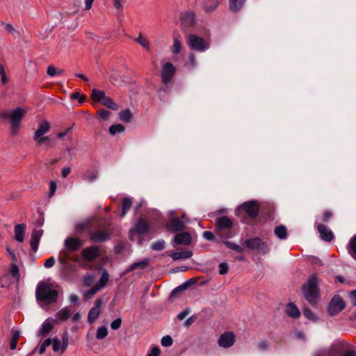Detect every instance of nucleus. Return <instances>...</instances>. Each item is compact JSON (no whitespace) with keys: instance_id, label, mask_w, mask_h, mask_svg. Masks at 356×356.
I'll return each mask as SVG.
<instances>
[{"instance_id":"nucleus-1","label":"nucleus","mask_w":356,"mask_h":356,"mask_svg":"<svg viewBox=\"0 0 356 356\" xmlns=\"http://www.w3.org/2000/svg\"><path fill=\"white\" fill-rule=\"evenodd\" d=\"M25 115L26 111L21 107H17L12 111L8 110L0 111V118L10 121V134L12 136H15L18 133L20 123Z\"/></svg>"},{"instance_id":"nucleus-2","label":"nucleus","mask_w":356,"mask_h":356,"mask_svg":"<svg viewBox=\"0 0 356 356\" xmlns=\"http://www.w3.org/2000/svg\"><path fill=\"white\" fill-rule=\"evenodd\" d=\"M232 227V220L227 216H222L216 220L215 232L222 238H227L231 236L229 232Z\"/></svg>"},{"instance_id":"nucleus-3","label":"nucleus","mask_w":356,"mask_h":356,"mask_svg":"<svg viewBox=\"0 0 356 356\" xmlns=\"http://www.w3.org/2000/svg\"><path fill=\"white\" fill-rule=\"evenodd\" d=\"M58 297V291H35L36 300L42 308L56 302Z\"/></svg>"},{"instance_id":"nucleus-4","label":"nucleus","mask_w":356,"mask_h":356,"mask_svg":"<svg viewBox=\"0 0 356 356\" xmlns=\"http://www.w3.org/2000/svg\"><path fill=\"white\" fill-rule=\"evenodd\" d=\"M112 234V230L108 227L98 226L97 229L90 232L89 239L95 243H102L110 239Z\"/></svg>"},{"instance_id":"nucleus-5","label":"nucleus","mask_w":356,"mask_h":356,"mask_svg":"<svg viewBox=\"0 0 356 356\" xmlns=\"http://www.w3.org/2000/svg\"><path fill=\"white\" fill-rule=\"evenodd\" d=\"M187 43L191 49L200 52L205 51L210 47L209 41L195 34L188 35Z\"/></svg>"},{"instance_id":"nucleus-6","label":"nucleus","mask_w":356,"mask_h":356,"mask_svg":"<svg viewBox=\"0 0 356 356\" xmlns=\"http://www.w3.org/2000/svg\"><path fill=\"white\" fill-rule=\"evenodd\" d=\"M245 245L248 248L255 251L257 254H266L269 251L267 244L259 237L247 239L245 241Z\"/></svg>"},{"instance_id":"nucleus-7","label":"nucleus","mask_w":356,"mask_h":356,"mask_svg":"<svg viewBox=\"0 0 356 356\" xmlns=\"http://www.w3.org/2000/svg\"><path fill=\"white\" fill-rule=\"evenodd\" d=\"M11 276H6L2 279V287H8L10 289L19 287V268L14 264L10 270Z\"/></svg>"},{"instance_id":"nucleus-8","label":"nucleus","mask_w":356,"mask_h":356,"mask_svg":"<svg viewBox=\"0 0 356 356\" xmlns=\"http://www.w3.org/2000/svg\"><path fill=\"white\" fill-rule=\"evenodd\" d=\"M346 307V302L339 295H335L331 299L328 307L327 312L330 316H335L343 310Z\"/></svg>"},{"instance_id":"nucleus-9","label":"nucleus","mask_w":356,"mask_h":356,"mask_svg":"<svg viewBox=\"0 0 356 356\" xmlns=\"http://www.w3.org/2000/svg\"><path fill=\"white\" fill-rule=\"evenodd\" d=\"M239 209L243 210L251 218H255L259 213L260 206L257 201L252 200L243 203Z\"/></svg>"},{"instance_id":"nucleus-10","label":"nucleus","mask_w":356,"mask_h":356,"mask_svg":"<svg viewBox=\"0 0 356 356\" xmlns=\"http://www.w3.org/2000/svg\"><path fill=\"white\" fill-rule=\"evenodd\" d=\"M175 72L176 69L171 63L168 62L163 64L161 72L162 83L165 85L169 83L175 76Z\"/></svg>"},{"instance_id":"nucleus-11","label":"nucleus","mask_w":356,"mask_h":356,"mask_svg":"<svg viewBox=\"0 0 356 356\" xmlns=\"http://www.w3.org/2000/svg\"><path fill=\"white\" fill-rule=\"evenodd\" d=\"M52 348L54 352L60 351V353H63L67 349L69 343V337L67 332H65L62 336V341H60L58 338H54L51 340Z\"/></svg>"},{"instance_id":"nucleus-12","label":"nucleus","mask_w":356,"mask_h":356,"mask_svg":"<svg viewBox=\"0 0 356 356\" xmlns=\"http://www.w3.org/2000/svg\"><path fill=\"white\" fill-rule=\"evenodd\" d=\"M236 341V337L232 332H225L220 334L218 343L219 346L228 348L232 347Z\"/></svg>"},{"instance_id":"nucleus-13","label":"nucleus","mask_w":356,"mask_h":356,"mask_svg":"<svg viewBox=\"0 0 356 356\" xmlns=\"http://www.w3.org/2000/svg\"><path fill=\"white\" fill-rule=\"evenodd\" d=\"M206 283V281L202 280L197 277H193L188 280L184 283L181 285L175 287L174 289H198L200 287L202 286L203 284Z\"/></svg>"},{"instance_id":"nucleus-14","label":"nucleus","mask_w":356,"mask_h":356,"mask_svg":"<svg viewBox=\"0 0 356 356\" xmlns=\"http://www.w3.org/2000/svg\"><path fill=\"white\" fill-rule=\"evenodd\" d=\"M166 229L170 232L176 233L184 230L185 229V225L178 217H172L167 223Z\"/></svg>"},{"instance_id":"nucleus-15","label":"nucleus","mask_w":356,"mask_h":356,"mask_svg":"<svg viewBox=\"0 0 356 356\" xmlns=\"http://www.w3.org/2000/svg\"><path fill=\"white\" fill-rule=\"evenodd\" d=\"M100 255V249L99 246L92 245L83 250L82 257L88 261H94Z\"/></svg>"},{"instance_id":"nucleus-16","label":"nucleus","mask_w":356,"mask_h":356,"mask_svg":"<svg viewBox=\"0 0 356 356\" xmlns=\"http://www.w3.org/2000/svg\"><path fill=\"white\" fill-rule=\"evenodd\" d=\"M83 245V242L79 238L68 237L65 241V246L70 252H76Z\"/></svg>"},{"instance_id":"nucleus-17","label":"nucleus","mask_w":356,"mask_h":356,"mask_svg":"<svg viewBox=\"0 0 356 356\" xmlns=\"http://www.w3.org/2000/svg\"><path fill=\"white\" fill-rule=\"evenodd\" d=\"M318 232L320 234L321 238L326 242H330L334 238L333 232L325 225L319 224L317 226Z\"/></svg>"},{"instance_id":"nucleus-18","label":"nucleus","mask_w":356,"mask_h":356,"mask_svg":"<svg viewBox=\"0 0 356 356\" xmlns=\"http://www.w3.org/2000/svg\"><path fill=\"white\" fill-rule=\"evenodd\" d=\"M56 323V321L51 318L46 319L41 325L38 331V334L42 337L47 336L53 329L54 325Z\"/></svg>"},{"instance_id":"nucleus-19","label":"nucleus","mask_w":356,"mask_h":356,"mask_svg":"<svg viewBox=\"0 0 356 356\" xmlns=\"http://www.w3.org/2000/svg\"><path fill=\"white\" fill-rule=\"evenodd\" d=\"M51 125L47 120H42L38 124V127L34 133L33 139L37 140L39 136H42L50 131Z\"/></svg>"},{"instance_id":"nucleus-20","label":"nucleus","mask_w":356,"mask_h":356,"mask_svg":"<svg viewBox=\"0 0 356 356\" xmlns=\"http://www.w3.org/2000/svg\"><path fill=\"white\" fill-rule=\"evenodd\" d=\"M174 242L177 245H188L191 243V236L188 232L177 234L174 237Z\"/></svg>"},{"instance_id":"nucleus-21","label":"nucleus","mask_w":356,"mask_h":356,"mask_svg":"<svg viewBox=\"0 0 356 356\" xmlns=\"http://www.w3.org/2000/svg\"><path fill=\"white\" fill-rule=\"evenodd\" d=\"M43 230L42 229H33L31 234V237L30 240V244L31 249L35 252L38 250V243L40 240L41 236H42Z\"/></svg>"},{"instance_id":"nucleus-22","label":"nucleus","mask_w":356,"mask_h":356,"mask_svg":"<svg viewBox=\"0 0 356 356\" xmlns=\"http://www.w3.org/2000/svg\"><path fill=\"white\" fill-rule=\"evenodd\" d=\"M167 254L170 256L173 260L187 259L193 256V252L190 250L182 252H167Z\"/></svg>"},{"instance_id":"nucleus-23","label":"nucleus","mask_w":356,"mask_h":356,"mask_svg":"<svg viewBox=\"0 0 356 356\" xmlns=\"http://www.w3.org/2000/svg\"><path fill=\"white\" fill-rule=\"evenodd\" d=\"M303 294L311 305H316L319 300V291H303Z\"/></svg>"},{"instance_id":"nucleus-24","label":"nucleus","mask_w":356,"mask_h":356,"mask_svg":"<svg viewBox=\"0 0 356 356\" xmlns=\"http://www.w3.org/2000/svg\"><path fill=\"white\" fill-rule=\"evenodd\" d=\"M195 13L193 11H186L181 14L180 20L182 23L191 26L195 22Z\"/></svg>"},{"instance_id":"nucleus-25","label":"nucleus","mask_w":356,"mask_h":356,"mask_svg":"<svg viewBox=\"0 0 356 356\" xmlns=\"http://www.w3.org/2000/svg\"><path fill=\"white\" fill-rule=\"evenodd\" d=\"M26 225L18 224L14 228V238L18 242H23L24 239Z\"/></svg>"},{"instance_id":"nucleus-26","label":"nucleus","mask_w":356,"mask_h":356,"mask_svg":"<svg viewBox=\"0 0 356 356\" xmlns=\"http://www.w3.org/2000/svg\"><path fill=\"white\" fill-rule=\"evenodd\" d=\"M218 5L219 2L218 0H207L202 3V8L205 13H209L213 12Z\"/></svg>"},{"instance_id":"nucleus-27","label":"nucleus","mask_w":356,"mask_h":356,"mask_svg":"<svg viewBox=\"0 0 356 356\" xmlns=\"http://www.w3.org/2000/svg\"><path fill=\"white\" fill-rule=\"evenodd\" d=\"M286 314L293 318H298L300 316V312L296 305L293 302H289L286 307Z\"/></svg>"},{"instance_id":"nucleus-28","label":"nucleus","mask_w":356,"mask_h":356,"mask_svg":"<svg viewBox=\"0 0 356 356\" xmlns=\"http://www.w3.org/2000/svg\"><path fill=\"white\" fill-rule=\"evenodd\" d=\"M246 0H229V8L232 12L238 13L243 8Z\"/></svg>"},{"instance_id":"nucleus-29","label":"nucleus","mask_w":356,"mask_h":356,"mask_svg":"<svg viewBox=\"0 0 356 356\" xmlns=\"http://www.w3.org/2000/svg\"><path fill=\"white\" fill-rule=\"evenodd\" d=\"M318 286V282L316 275H312L309 277L307 282L302 286V289H317Z\"/></svg>"},{"instance_id":"nucleus-30","label":"nucleus","mask_w":356,"mask_h":356,"mask_svg":"<svg viewBox=\"0 0 356 356\" xmlns=\"http://www.w3.org/2000/svg\"><path fill=\"white\" fill-rule=\"evenodd\" d=\"M135 228L138 234H143L148 232L149 226L145 220L140 218L138 220Z\"/></svg>"},{"instance_id":"nucleus-31","label":"nucleus","mask_w":356,"mask_h":356,"mask_svg":"<svg viewBox=\"0 0 356 356\" xmlns=\"http://www.w3.org/2000/svg\"><path fill=\"white\" fill-rule=\"evenodd\" d=\"M70 314H71V312L68 307H63L56 314V319L55 320L56 321V322L58 321H64L69 318V316H70Z\"/></svg>"},{"instance_id":"nucleus-32","label":"nucleus","mask_w":356,"mask_h":356,"mask_svg":"<svg viewBox=\"0 0 356 356\" xmlns=\"http://www.w3.org/2000/svg\"><path fill=\"white\" fill-rule=\"evenodd\" d=\"M347 249L349 254L356 260V235L350 238Z\"/></svg>"},{"instance_id":"nucleus-33","label":"nucleus","mask_w":356,"mask_h":356,"mask_svg":"<svg viewBox=\"0 0 356 356\" xmlns=\"http://www.w3.org/2000/svg\"><path fill=\"white\" fill-rule=\"evenodd\" d=\"M149 259H144L143 261L134 263L129 267V271H133V270H135L136 269L144 270L145 268H146L149 266Z\"/></svg>"},{"instance_id":"nucleus-34","label":"nucleus","mask_w":356,"mask_h":356,"mask_svg":"<svg viewBox=\"0 0 356 356\" xmlns=\"http://www.w3.org/2000/svg\"><path fill=\"white\" fill-rule=\"evenodd\" d=\"M132 205V200L129 197H124L122 202L121 217H124Z\"/></svg>"},{"instance_id":"nucleus-35","label":"nucleus","mask_w":356,"mask_h":356,"mask_svg":"<svg viewBox=\"0 0 356 356\" xmlns=\"http://www.w3.org/2000/svg\"><path fill=\"white\" fill-rule=\"evenodd\" d=\"M101 104L103 106H104L110 109L114 110V111H116L118 109V104L116 103H115L113 102V100L110 97H108L106 95L104 97V98L103 99Z\"/></svg>"},{"instance_id":"nucleus-36","label":"nucleus","mask_w":356,"mask_h":356,"mask_svg":"<svg viewBox=\"0 0 356 356\" xmlns=\"http://www.w3.org/2000/svg\"><path fill=\"white\" fill-rule=\"evenodd\" d=\"M108 274L106 270H104L102 274V276L99 279V283L97 284L95 286H93L90 289H100L103 288L104 286H105V285L108 282Z\"/></svg>"},{"instance_id":"nucleus-37","label":"nucleus","mask_w":356,"mask_h":356,"mask_svg":"<svg viewBox=\"0 0 356 356\" xmlns=\"http://www.w3.org/2000/svg\"><path fill=\"white\" fill-rule=\"evenodd\" d=\"M105 96L106 93L103 90L97 89H93L92 90L91 97L95 102L101 103Z\"/></svg>"},{"instance_id":"nucleus-38","label":"nucleus","mask_w":356,"mask_h":356,"mask_svg":"<svg viewBox=\"0 0 356 356\" xmlns=\"http://www.w3.org/2000/svg\"><path fill=\"white\" fill-rule=\"evenodd\" d=\"M98 177V172L97 170H94L92 172L87 171L83 175L82 178L83 180L93 182L95 181Z\"/></svg>"},{"instance_id":"nucleus-39","label":"nucleus","mask_w":356,"mask_h":356,"mask_svg":"<svg viewBox=\"0 0 356 356\" xmlns=\"http://www.w3.org/2000/svg\"><path fill=\"white\" fill-rule=\"evenodd\" d=\"M100 314V309L98 307L92 308L88 315V321L90 323H92L99 316Z\"/></svg>"},{"instance_id":"nucleus-40","label":"nucleus","mask_w":356,"mask_h":356,"mask_svg":"<svg viewBox=\"0 0 356 356\" xmlns=\"http://www.w3.org/2000/svg\"><path fill=\"white\" fill-rule=\"evenodd\" d=\"M275 234L280 238V239H284L286 238L287 236V231L286 228L284 225H280L275 229Z\"/></svg>"},{"instance_id":"nucleus-41","label":"nucleus","mask_w":356,"mask_h":356,"mask_svg":"<svg viewBox=\"0 0 356 356\" xmlns=\"http://www.w3.org/2000/svg\"><path fill=\"white\" fill-rule=\"evenodd\" d=\"M58 286L56 283L50 282L49 281H47V282H40L38 284L36 289H38V290L54 289L55 288H58Z\"/></svg>"},{"instance_id":"nucleus-42","label":"nucleus","mask_w":356,"mask_h":356,"mask_svg":"<svg viewBox=\"0 0 356 356\" xmlns=\"http://www.w3.org/2000/svg\"><path fill=\"white\" fill-rule=\"evenodd\" d=\"M64 71L61 69L56 67L54 65H51L47 67V74L50 76L63 74Z\"/></svg>"},{"instance_id":"nucleus-43","label":"nucleus","mask_w":356,"mask_h":356,"mask_svg":"<svg viewBox=\"0 0 356 356\" xmlns=\"http://www.w3.org/2000/svg\"><path fill=\"white\" fill-rule=\"evenodd\" d=\"M120 119L125 122H129L132 118L131 113L129 110L122 111L119 114Z\"/></svg>"},{"instance_id":"nucleus-44","label":"nucleus","mask_w":356,"mask_h":356,"mask_svg":"<svg viewBox=\"0 0 356 356\" xmlns=\"http://www.w3.org/2000/svg\"><path fill=\"white\" fill-rule=\"evenodd\" d=\"M124 131V127L120 124H113L109 127V133L115 135L117 133H121Z\"/></svg>"},{"instance_id":"nucleus-45","label":"nucleus","mask_w":356,"mask_h":356,"mask_svg":"<svg viewBox=\"0 0 356 356\" xmlns=\"http://www.w3.org/2000/svg\"><path fill=\"white\" fill-rule=\"evenodd\" d=\"M334 348L330 349H323L317 351L314 356H335L334 354Z\"/></svg>"},{"instance_id":"nucleus-46","label":"nucleus","mask_w":356,"mask_h":356,"mask_svg":"<svg viewBox=\"0 0 356 356\" xmlns=\"http://www.w3.org/2000/svg\"><path fill=\"white\" fill-rule=\"evenodd\" d=\"M224 243L229 249L234 250L237 252L242 253L244 251V249L241 246L236 243L227 241H224Z\"/></svg>"},{"instance_id":"nucleus-47","label":"nucleus","mask_w":356,"mask_h":356,"mask_svg":"<svg viewBox=\"0 0 356 356\" xmlns=\"http://www.w3.org/2000/svg\"><path fill=\"white\" fill-rule=\"evenodd\" d=\"M95 277L92 275L87 274L84 277L83 283L86 286H88V287L91 286L92 288L94 286L93 284H95Z\"/></svg>"},{"instance_id":"nucleus-48","label":"nucleus","mask_w":356,"mask_h":356,"mask_svg":"<svg viewBox=\"0 0 356 356\" xmlns=\"http://www.w3.org/2000/svg\"><path fill=\"white\" fill-rule=\"evenodd\" d=\"M108 335V330L105 326L99 327L97 330L96 338L103 339Z\"/></svg>"},{"instance_id":"nucleus-49","label":"nucleus","mask_w":356,"mask_h":356,"mask_svg":"<svg viewBox=\"0 0 356 356\" xmlns=\"http://www.w3.org/2000/svg\"><path fill=\"white\" fill-rule=\"evenodd\" d=\"M165 242L164 240L157 241L155 243H153L151 245L152 249L155 251L162 250L165 248Z\"/></svg>"},{"instance_id":"nucleus-50","label":"nucleus","mask_w":356,"mask_h":356,"mask_svg":"<svg viewBox=\"0 0 356 356\" xmlns=\"http://www.w3.org/2000/svg\"><path fill=\"white\" fill-rule=\"evenodd\" d=\"M20 336V332L19 331H15L13 333L11 341H10V349L15 350L17 346V343L18 341V339Z\"/></svg>"},{"instance_id":"nucleus-51","label":"nucleus","mask_w":356,"mask_h":356,"mask_svg":"<svg viewBox=\"0 0 356 356\" xmlns=\"http://www.w3.org/2000/svg\"><path fill=\"white\" fill-rule=\"evenodd\" d=\"M90 225L91 223L90 221L80 223L76 225V229L78 232H82L83 231L88 230L90 228Z\"/></svg>"},{"instance_id":"nucleus-52","label":"nucleus","mask_w":356,"mask_h":356,"mask_svg":"<svg viewBox=\"0 0 356 356\" xmlns=\"http://www.w3.org/2000/svg\"><path fill=\"white\" fill-rule=\"evenodd\" d=\"M161 343L163 346L168 347L172 344L173 340L170 336L166 335L162 337Z\"/></svg>"},{"instance_id":"nucleus-53","label":"nucleus","mask_w":356,"mask_h":356,"mask_svg":"<svg viewBox=\"0 0 356 356\" xmlns=\"http://www.w3.org/2000/svg\"><path fill=\"white\" fill-rule=\"evenodd\" d=\"M181 48V42L177 38L174 39V43L172 46V51L174 54H178L180 52Z\"/></svg>"},{"instance_id":"nucleus-54","label":"nucleus","mask_w":356,"mask_h":356,"mask_svg":"<svg viewBox=\"0 0 356 356\" xmlns=\"http://www.w3.org/2000/svg\"><path fill=\"white\" fill-rule=\"evenodd\" d=\"M51 344V339H47L44 340V341L41 344L40 348H39V354L42 355L47 348V347L49 346Z\"/></svg>"},{"instance_id":"nucleus-55","label":"nucleus","mask_w":356,"mask_h":356,"mask_svg":"<svg viewBox=\"0 0 356 356\" xmlns=\"http://www.w3.org/2000/svg\"><path fill=\"white\" fill-rule=\"evenodd\" d=\"M136 42H137L138 44H140L142 47L148 49L149 47V41L143 38L142 35L140 34L139 36L136 39Z\"/></svg>"},{"instance_id":"nucleus-56","label":"nucleus","mask_w":356,"mask_h":356,"mask_svg":"<svg viewBox=\"0 0 356 356\" xmlns=\"http://www.w3.org/2000/svg\"><path fill=\"white\" fill-rule=\"evenodd\" d=\"M36 142L37 146H41L43 143L51 142L49 136H39L37 140H34Z\"/></svg>"},{"instance_id":"nucleus-57","label":"nucleus","mask_w":356,"mask_h":356,"mask_svg":"<svg viewBox=\"0 0 356 356\" xmlns=\"http://www.w3.org/2000/svg\"><path fill=\"white\" fill-rule=\"evenodd\" d=\"M98 115L102 120H106L109 118L111 113L107 110L102 108L99 110Z\"/></svg>"},{"instance_id":"nucleus-58","label":"nucleus","mask_w":356,"mask_h":356,"mask_svg":"<svg viewBox=\"0 0 356 356\" xmlns=\"http://www.w3.org/2000/svg\"><path fill=\"white\" fill-rule=\"evenodd\" d=\"M161 353L160 348L157 346L152 348L146 356H159Z\"/></svg>"},{"instance_id":"nucleus-59","label":"nucleus","mask_w":356,"mask_h":356,"mask_svg":"<svg viewBox=\"0 0 356 356\" xmlns=\"http://www.w3.org/2000/svg\"><path fill=\"white\" fill-rule=\"evenodd\" d=\"M332 217V212L330 211H325L322 214V221L323 222H328Z\"/></svg>"},{"instance_id":"nucleus-60","label":"nucleus","mask_w":356,"mask_h":356,"mask_svg":"<svg viewBox=\"0 0 356 356\" xmlns=\"http://www.w3.org/2000/svg\"><path fill=\"white\" fill-rule=\"evenodd\" d=\"M122 325V319L120 318H116L115 320H114L113 321H112V323H111V327L115 330H118L120 327Z\"/></svg>"},{"instance_id":"nucleus-61","label":"nucleus","mask_w":356,"mask_h":356,"mask_svg":"<svg viewBox=\"0 0 356 356\" xmlns=\"http://www.w3.org/2000/svg\"><path fill=\"white\" fill-rule=\"evenodd\" d=\"M303 314L306 318H307L309 320H312V321L316 320V317H315L314 313L309 309H307V308L303 310Z\"/></svg>"},{"instance_id":"nucleus-62","label":"nucleus","mask_w":356,"mask_h":356,"mask_svg":"<svg viewBox=\"0 0 356 356\" xmlns=\"http://www.w3.org/2000/svg\"><path fill=\"white\" fill-rule=\"evenodd\" d=\"M228 265L227 263H220L219 265V273L220 275H225L228 272Z\"/></svg>"},{"instance_id":"nucleus-63","label":"nucleus","mask_w":356,"mask_h":356,"mask_svg":"<svg viewBox=\"0 0 356 356\" xmlns=\"http://www.w3.org/2000/svg\"><path fill=\"white\" fill-rule=\"evenodd\" d=\"M56 186H57V184H56V182L54 181H51L49 184V197H52L54 194H55V192H56Z\"/></svg>"},{"instance_id":"nucleus-64","label":"nucleus","mask_w":356,"mask_h":356,"mask_svg":"<svg viewBox=\"0 0 356 356\" xmlns=\"http://www.w3.org/2000/svg\"><path fill=\"white\" fill-rule=\"evenodd\" d=\"M343 356H356V348L348 349Z\"/></svg>"}]
</instances>
